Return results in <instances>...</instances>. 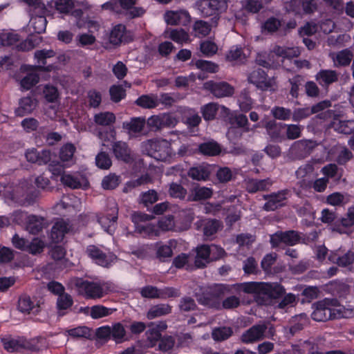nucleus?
I'll return each mask as SVG.
<instances>
[{
    "mask_svg": "<svg viewBox=\"0 0 354 354\" xmlns=\"http://www.w3.org/2000/svg\"><path fill=\"white\" fill-rule=\"evenodd\" d=\"M86 253L95 263L105 268L109 267L117 259L113 254H106L94 245H88L86 248Z\"/></svg>",
    "mask_w": 354,
    "mask_h": 354,
    "instance_id": "9d476101",
    "label": "nucleus"
},
{
    "mask_svg": "<svg viewBox=\"0 0 354 354\" xmlns=\"http://www.w3.org/2000/svg\"><path fill=\"white\" fill-rule=\"evenodd\" d=\"M115 120V115L111 112L100 113L94 117L95 122L102 126H109L113 123Z\"/></svg>",
    "mask_w": 354,
    "mask_h": 354,
    "instance_id": "4c0bfd02",
    "label": "nucleus"
},
{
    "mask_svg": "<svg viewBox=\"0 0 354 354\" xmlns=\"http://www.w3.org/2000/svg\"><path fill=\"white\" fill-rule=\"evenodd\" d=\"M272 113L274 118L281 120H288L292 115L290 109L280 106L273 108Z\"/></svg>",
    "mask_w": 354,
    "mask_h": 354,
    "instance_id": "13d9d810",
    "label": "nucleus"
},
{
    "mask_svg": "<svg viewBox=\"0 0 354 354\" xmlns=\"http://www.w3.org/2000/svg\"><path fill=\"white\" fill-rule=\"evenodd\" d=\"M44 243L38 238H35L30 243H28L27 251L32 254H39L43 252Z\"/></svg>",
    "mask_w": 354,
    "mask_h": 354,
    "instance_id": "864d4df0",
    "label": "nucleus"
},
{
    "mask_svg": "<svg viewBox=\"0 0 354 354\" xmlns=\"http://www.w3.org/2000/svg\"><path fill=\"white\" fill-rule=\"evenodd\" d=\"M332 127L338 133L350 135L354 133V120L333 122Z\"/></svg>",
    "mask_w": 354,
    "mask_h": 354,
    "instance_id": "f704fd0d",
    "label": "nucleus"
},
{
    "mask_svg": "<svg viewBox=\"0 0 354 354\" xmlns=\"http://www.w3.org/2000/svg\"><path fill=\"white\" fill-rule=\"evenodd\" d=\"M136 103L144 109H153L158 106L159 100L157 95H142L136 100Z\"/></svg>",
    "mask_w": 354,
    "mask_h": 354,
    "instance_id": "7c9ffc66",
    "label": "nucleus"
},
{
    "mask_svg": "<svg viewBox=\"0 0 354 354\" xmlns=\"http://www.w3.org/2000/svg\"><path fill=\"white\" fill-rule=\"evenodd\" d=\"M194 265L198 268H203L212 261L211 250L208 245H201L196 248Z\"/></svg>",
    "mask_w": 354,
    "mask_h": 354,
    "instance_id": "f3484780",
    "label": "nucleus"
},
{
    "mask_svg": "<svg viewBox=\"0 0 354 354\" xmlns=\"http://www.w3.org/2000/svg\"><path fill=\"white\" fill-rule=\"evenodd\" d=\"M39 75L35 73H28L21 81V86L26 90L31 88L33 86L39 82Z\"/></svg>",
    "mask_w": 354,
    "mask_h": 354,
    "instance_id": "3c124183",
    "label": "nucleus"
},
{
    "mask_svg": "<svg viewBox=\"0 0 354 354\" xmlns=\"http://www.w3.org/2000/svg\"><path fill=\"white\" fill-rule=\"evenodd\" d=\"M47 7L56 10L59 13L68 15L74 7L73 0H50L47 3Z\"/></svg>",
    "mask_w": 354,
    "mask_h": 354,
    "instance_id": "412c9836",
    "label": "nucleus"
},
{
    "mask_svg": "<svg viewBox=\"0 0 354 354\" xmlns=\"http://www.w3.org/2000/svg\"><path fill=\"white\" fill-rule=\"evenodd\" d=\"M43 301L41 299L34 301L30 295L24 293L19 297L17 310L25 315H38L41 310Z\"/></svg>",
    "mask_w": 354,
    "mask_h": 354,
    "instance_id": "6e6552de",
    "label": "nucleus"
},
{
    "mask_svg": "<svg viewBox=\"0 0 354 354\" xmlns=\"http://www.w3.org/2000/svg\"><path fill=\"white\" fill-rule=\"evenodd\" d=\"M126 27L124 25L118 24L111 30L109 35V41L113 45H118L122 43L124 38Z\"/></svg>",
    "mask_w": 354,
    "mask_h": 354,
    "instance_id": "473e14b6",
    "label": "nucleus"
},
{
    "mask_svg": "<svg viewBox=\"0 0 354 354\" xmlns=\"http://www.w3.org/2000/svg\"><path fill=\"white\" fill-rule=\"evenodd\" d=\"M68 230V225L64 220L56 222L50 231L52 241L55 243L61 242Z\"/></svg>",
    "mask_w": 354,
    "mask_h": 354,
    "instance_id": "aec40b11",
    "label": "nucleus"
},
{
    "mask_svg": "<svg viewBox=\"0 0 354 354\" xmlns=\"http://www.w3.org/2000/svg\"><path fill=\"white\" fill-rule=\"evenodd\" d=\"M313 149L312 142L299 140L295 142L289 149V155L294 160H301L307 157Z\"/></svg>",
    "mask_w": 354,
    "mask_h": 354,
    "instance_id": "ddd939ff",
    "label": "nucleus"
},
{
    "mask_svg": "<svg viewBox=\"0 0 354 354\" xmlns=\"http://www.w3.org/2000/svg\"><path fill=\"white\" fill-rule=\"evenodd\" d=\"M336 299H325L313 305L314 310L312 318L317 322H326L331 319V307L337 306Z\"/></svg>",
    "mask_w": 354,
    "mask_h": 354,
    "instance_id": "0eeeda50",
    "label": "nucleus"
},
{
    "mask_svg": "<svg viewBox=\"0 0 354 354\" xmlns=\"http://www.w3.org/2000/svg\"><path fill=\"white\" fill-rule=\"evenodd\" d=\"M272 183L270 178L263 180L248 179L245 180V188L248 192L255 193L259 191L268 190Z\"/></svg>",
    "mask_w": 354,
    "mask_h": 354,
    "instance_id": "6ab92c4d",
    "label": "nucleus"
},
{
    "mask_svg": "<svg viewBox=\"0 0 354 354\" xmlns=\"http://www.w3.org/2000/svg\"><path fill=\"white\" fill-rule=\"evenodd\" d=\"M248 80L250 83L262 91L271 90L275 85L274 80L268 77L265 71L261 68L254 70L249 74Z\"/></svg>",
    "mask_w": 354,
    "mask_h": 354,
    "instance_id": "1a4fd4ad",
    "label": "nucleus"
},
{
    "mask_svg": "<svg viewBox=\"0 0 354 354\" xmlns=\"http://www.w3.org/2000/svg\"><path fill=\"white\" fill-rule=\"evenodd\" d=\"M145 124V120L141 118H133L129 122H124L122 124L123 129L127 130L129 133L140 132Z\"/></svg>",
    "mask_w": 354,
    "mask_h": 354,
    "instance_id": "72a5a7b5",
    "label": "nucleus"
},
{
    "mask_svg": "<svg viewBox=\"0 0 354 354\" xmlns=\"http://www.w3.org/2000/svg\"><path fill=\"white\" fill-rule=\"evenodd\" d=\"M158 200L157 192L154 189H150L147 192H142L140 195V203L148 207L156 203Z\"/></svg>",
    "mask_w": 354,
    "mask_h": 354,
    "instance_id": "58836bf2",
    "label": "nucleus"
},
{
    "mask_svg": "<svg viewBox=\"0 0 354 354\" xmlns=\"http://www.w3.org/2000/svg\"><path fill=\"white\" fill-rule=\"evenodd\" d=\"M179 308L181 311L189 312L196 310V304L194 299L189 297H185L180 301Z\"/></svg>",
    "mask_w": 354,
    "mask_h": 354,
    "instance_id": "052dcab7",
    "label": "nucleus"
},
{
    "mask_svg": "<svg viewBox=\"0 0 354 354\" xmlns=\"http://www.w3.org/2000/svg\"><path fill=\"white\" fill-rule=\"evenodd\" d=\"M4 348L8 352H15L19 351L22 346L19 341L14 339L5 338L2 339Z\"/></svg>",
    "mask_w": 354,
    "mask_h": 354,
    "instance_id": "774afa93",
    "label": "nucleus"
},
{
    "mask_svg": "<svg viewBox=\"0 0 354 354\" xmlns=\"http://www.w3.org/2000/svg\"><path fill=\"white\" fill-rule=\"evenodd\" d=\"M61 181L64 185L72 189L86 187L88 184L85 178L82 176L78 178L71 174H63L61 177Z\"/></svg>",
    "mask_w": 354,
    "mask_h": 354,
    "instance_id": "b1692460",
    "label": "nucleus"
},
{
    "mask_svg": "<svg viewBox=\"0 0 354 354\" xmlns=\"http://www.w3.org/2000/svg\"><path fill=\"white\" fill-rule=\"evenodd\" d=\"M36 106L37 101L31 97L21 98L16 113L20 116L30 113L35 109Z\"/></svg>",
    "mask_w": 354,
    "mask_h": 354,
    "instance_id": "bb28decb",
    "label": "nucleus"
},
{
    "mask_svg": "<svg viewBox=\"0 0 354 354\" xmlns=\"http://www.w3.org/2000/svg\"><path fill=\"white\" fill-rule=\"evenodd\" d=\"M55 55V53L51 49H43L35 51V57L38 60L39 64L45 65L46 64V59L53 57Z\"/></svg>",
    "mask_w": 354,
    "mask_h": 354,
    "instance_id": "e2e57ef3",
    "label": "nucleus"
},
{
    "mask_svg": "<svg viewBox=\"0 0 354 354\" xmlns=\"http://www.w3.org/2000/svg\"><path fill=\"white\" fill-rule=\"evenodd\" d=\"M44 218L36 215H30L27 218L26 230L30 234H37L44 227Z\"/></svg>",
    "mask_w": 354,
    "mask_h": 354,
    "instance_id": "a878e982",
    "label": "nucleus"
},
{
    "mask_svg": "<svg viewBox=\"0 0 354 354\" xmlns=\"http://www.w3.org/2000/svg\"><path fill=\"white\" fill-rule=\"evenodd\" d=\"M277 259V254L275 253H270L266 254L261 261V268L266 273L271 272L272 266L275 263Z\"/></svg>",
    "mask_w": 354,
    "mask_h": 354,
    "instance_id": "680f3d73",
    "label": "nucleus"
},
{
    "mask_svg": "<svg viewBox=\"0 0 354 354\" xmlns=\"http://www.w3.org/2000/svg\"><path fill=\"white\" fill-rule=\"evenodd\" d=\"M164 18L166 23L171 26H187L190 23L192 19L188 11L185 10L167 11L165 12Z\"/></svg>",
    "mask_w": 354,
    "mask_h": 354,
    "instance_id": "4468645a",
    "label": "nucleus"
},
{
    "mask_svg": "<svg viewBox=\"0 0 354 354\" xmlns=\"http://www.w3.org/2000/svg\"><path fill=\"white\" fill-rule=\"evenodd\" d=\"M232 334L233 330L231 327L223 326L213 329L212 337L216 342H222L227 339Z\"/></svg>",
    "mask_w": 354,
    "mask_h": 354,
    "instance_id": "e433bc0d",
    "label": "nucleus"
},
{
    "mask_svg": "<svg viewBox=\"0 0 354 354\" xmlns=\"http://www.w3.org/2000/svg\"><path fill=\"white\" fill-rule=\"evenodd\" d=\"M73 304L72 297L64 293L59 295L57 299L56 308L59 316H63L67 313V310L70 309Z\"/></svg>",
    "mask_w": 354,
    "mask_h": 354,
    "instance_id": "393cba45",
    "label": "nucleus"
},
{
    "mask_svg": "<svg viewBox=\"0 0 354 354\" xmlns=\"http://www.w3.org/2000/svg\"><path fill=\"white\" fill-rule=\"evenodd\" d=\"M169 194L174 198H184L187 190L180 184L172 183L169 186Z\"/></svg>",
    "mask_w": 354,
    "mask_h": 354,
    "instance_id": "bf43d9fd",
    "label": "nucleus"
},
{
    "mask_svg": "<svg viewBox=\"0 0 354 354\" xmlns=\"http://www.w3.org/2000/svg\"><path fill=\"white\" fill-rule=\"evenodd\" d=\"M112 151L115 158L119 160H122L126 163L131 162L133 160L131 149L124 142H113L112 144Z\"/></svg>",
    "mask_w": 354,
    "mask_h": 354,
    "instance_id": "dca6fc26",
    "label": "nucleus"
},
{
    "mask_svg": "<svg viewBox=\"0 0 354 354\" xmlns=\"http://www.w3.org/2000/svg\"><path fill=\"white\" fill-rule=\"evenodd\" d=\"M172 254L171 247L167 245H161L158 247L156 254L161 261H165L167 259L171 258Z\"/></svg>",
    "mask_w": 354,
    "mask_h": 354,
    "instance_id": "69168bd1",
    "label": "nucleus"
},
{
    "mask_svg": "<svg viewBox=\"0 0 354 354\" xmlns=\"http://www.w3.org/2000/svg\"><path fill=\"white\" fill-rule=\"evenodd\" d=\"M144 151L151 158L165 161L171 153L169 143L165 140H148L143 144Z\"/></svg>",
    "mask_w": 354,
    "mask_h": 354,
    "instance_id": "20e7f679",
    "label": "nucleus"
},
{
    "mask_svg": "<svg viewBox=\"0 0 354 354\" xmlns=\"http://www.w3.org/2000/svg\"><path fill=\"white\" fill-rule=\"evenodd\" d=\"M67 332L70 336L77 338L91 339V329L86 326H79L70 329Z\"/></svg>",
    "mask_w": 354,
    "mask_h": 354,
    "instance_id": "c03bdc74",
    "label": "nucleus"
},
{
    "mask_svg": "<svg viewBox=\"0 0 354 354\" xmlns=\"http://www.w3.org/2000/svg\"><path fill=\"white\" fill-rule=\"evenodd\" d=\"M95 163L102 169H109L112 165V160L106 152L101 151L95 157Z\"/></svg>",
    "mask_w": 354,
    "mask_h": 354,
    "instance_id": "ea45409f",
    "label": "nucleus"
},
{
    "mask_svg": "<svg viewBox=\"0 0 354 354\" xmlns=\"http://www.w3.org/2000/svg\"><path fill=\"white\" fill-rule=\"evenodd\" d=\"M171 312V306L167 304H160L153 306L147 313V318L149 319L164 316Z\"/></svg>",
    "mask_w": 354,
    "mask_h": 354,
    "instance_id": "c85d7f7f",
    "label": "nucleus"
},
{
    "mask_svg": "<svg viewBox=\"0 0 354 354\" xmlns=\"http://www.w3.org/2000/svg\"><path fill=\"white\" fill-rule=\"evenodd\" d=\"M205 86L216 97H229L234 93V88L225 82L209 81L205 83Z\"/></svg>",
    "mask_w": 354,
    "mask_h": 354,
    "instance_id": "2eb2a0df",
    "label": "nucleus"
},
{
    "mask_svg": "<svg viewBox=\"0 0 354 354\" xmlns=\"http://www.w3.org/2000/svg\"><path fill=\"white\" fill-rule=\"evenodd\" d=\"M218 105L216 103H209L202 108V113L205 120H213L216 114Z\"/></svg>",
    "mask_w": 354,
    "mask_h": 354,
    "instance_id": "8fccbe9b",
    "label": "nucleus"
},
{
    "mask_svg": "<svg viewBox=\"0 0 354 354\" xmlns=\"http://www.w3.org/2000/svg\"><path fill=\"white\" fill-rule=\"evenodd\" d=\"M268 326L266 324H254L241 335L240 339L244 344H253L265 338Z\"/></svg>",
    "mask_w": 354,
    "mask_h": 354,
    "instance_id": "9b49d317",
    "label": "nucleus"
},
{
    "mask_svg": "<svg viewBox=\"0 0 354 354\" xmlns=\"http://www.w3.org/2000/svg\"><path fill=\"white\" fill-rule=\"evenodd\" d=\"M265 127L268 135L272 140H278L281 138L280 131L281 127L279 126L275 121L270 120L266 122Z\"/></svg>",
    "mask_w": 354,
    "mask_h": 354,
    "instance_id": "603ef678",
    "label": "nucleus"
},
{
    "mask_svg": "<svg viewBox=\"0 0 354 354\" xmlns=\"http://www.w3.org/2000/svg\"><path fill=\"white\" fill-rule=\"evenodd\" d=\"M353 57V55L351 50L348 49L343 50L337 54L334 62L335 64L347 66L351 63Z\"/></svg>",
    "mask_w": 354,
    "mask_h": 354,
    "instance_id": "37998d69",
    "label": "nucleus"
},
{
    "mask_svg": "<svg viewBox=\"0 0 354 354\" xmlns=\"http://www.w3.org/2000/svg\"><path fill=\"white\" fill-rule=\"evenodd\" d=\"M68 285L75 289L80 295H84L87 299L102 298L105 291L100 283L85 281L82 278L73 277L70 279Z\"/></svg>",
    "mask_w": 354,
    "mask_h": 354,
    "instance_id": "f03ea898",
    "label": "nucleus"
},
{
    "mask_svg": "<svg viewBox=\"0 0 354 354\" xmlns=\"http://www.w3.org/2000/svg\"><path fill=\"white\" fill-rule=\"evenodd\" d=\"M333 261L340 267H349L354 263V252L348 251L344 255L337 257Z\"/></svg>",
    "mask_w": 354,
    "mask_h": 354,
    "instance_id": "a18cd8bd",
    "label": "nucleus"
},
{
    "mask_svg": "<svg viewBox=\"0 0 354 354\" xmlns=\"http://www.w3.org/2000/svg\"><path fill=\"white\" fill-rule=\"evenodd\" d=\"M165 36L179 44L189 41V34L183 28H168L165 31Z\"/></svg>",
    "mask_w": 354,
    "mask_h": 354,
    "instance_id": "4be33fe9",
    "label": "nucleus"
},
{
    "mask_svg": "<svg viewBox=\"0 0 354 354\" xmlns=\"http://www.w3.org/2000/svg\"><path fill=\"white\" fill-rule=\"evenodd\" d=\"M46 100L49 102H55L59 97L57 88L53 86L46 85L44 90Z\"/></svg>",
    "mask_w": 354,
    "mask_h": 354,
    "instance_id": "0e129e2a",
    "label": "nucleus"
},
{
    "mask_svg": "<svg viewBox=\"0 0 354 354\" xmlns=\"http://www.w3.org/2000/svg\"><path fill=\"white\" fill-rule=\"evenodd\" d=\"M300 233L295 230L277 231L270 236V243L272 248L279 247L281 244L293 246L300 243Z\"/></svg>",
    "mask_w": 354,
    "mask_h": 354,
    "instance_id": "423d86ee",
    "label": "nucleus"
},
{
    "mask_svg": "<svg viewBox=\"0 0 354 354\" xmlns=\"http://www.w3.org/2000/svg\"><path fill=\"white\" fill-rule=\"evenodd\" d=\"M75 151V147L72 144H66L64 145L59 151V158L60 159L65 162L70 160L74 154Z\"/></svg>",
    "mask_w": 354,
    "mask_h": 354,
    "instance_id": "6e6d98bb",
    "label": "nucleus"
},
{
    "mask_svg": "<svg viewBox=\"0 0 354 354\" xmlns=\"http://www.w3.org/2000/svg\"><path fill=\"white\" fill-rule=\"evenodd\" d=\"M159 227L165 231L174 229L175 226L174 218L172 215H167L162 217L158 222Z\"/></svg>",
    "mask_w": 354,
    "mask_h": 354,
    "instance_id": "338daca9",
    "label": "nucleus"
},
{
    "mask_svg": "<svg viewBox=\"0 0 354 354\" xmlns=\"http://www.w3.org/2000/svg\"><path fill=\"white\" fill-rule=\"evenodd\" d=\"M225 289L223 285L208 287L201 293L196 294V300L201 305L210 308H218L219 299L224 296Z\"/></svg>",
    "mask_w": 354,
    "mask_h": 354,
    "instance_id": "7ed1b4c3",
    "label": "nucleus"
},
{
    "mask_svg": "<svg viewBox=\"0 0 354 354\" xmlns=\"http://www.w3.org/2000/svg\"><path fill=\"white\" fill-rule=\"evenodd\" d=\"M120 184V176L110 174L104 176L102 180V187L104 189H113Z\"/></svg>",
    "mask_w": 354,
    "mask_h": 354,
    "instance_id": "a19ab883",
    "label": "nucleus"
},
{
    "mask_svg": "<svg viewBox=\"0 0 354 354\" xmlns=\"http://www.w3.org/2000/svg\"><path fill=\"white\" fill-rule=\"evenodd\" d=\"M111 100L115 102H120L125 96V90L121 85H113L109 89Z\"/></svg>",
    "mask_w": 354,
    "mask_h": 354,
    "instance_id": "4d7b16f0",
    "label": "nucleus"
},
{
    "mask_svg": "<svg viewBox=\"0 0 354 354\" xmlns=\"http://www.w3.org/2000/svg\"><path fill=\"white\" fill-rule=\"evenodd\" d=\"M210 174L211 171L209 165L193 167L187 172L189 177L196 180H206L209 178Z\"/></svg>",
    "mask_w": 354,
    "mask_h": 354,
    "instance_id": "5701e85b",
    "label": "nucleus"
},
{
    "mask_svg": "<svg viewBox=\"0 0 354 354\" xmlns=\"http://www.w3.org/2000/svg\"><path fill=\"white\" fill-rule=\"evenodd\" d=\"M214 26L211 21V24L203 21L197 20L194 22L193 30L195 32V36L198 37H203L208 35L211 31L212 27Z\"/></svg>",
    "mask_w": 354,
    "mask_h": 354,
    "instance_id": "2f4dec72",
    "label": "nucleus"
},
{
    "mask_svg": "<svg viewBox=\"0 0 354 354\" xmlns=\"http://www.w3.org/2000/svg\"><path fill=\"white\" fill-rule=\"evenodd\" d=\"M198 151L205 156H214L221 153V147L216 142L209 141L200 144Z\"/></svg>",
    "mask_w": 354,
    "mask_h": 354,
    "instance_id": "cd10ccee",
    "label": "nucleus"
},
{
    "mask_svg": "<svg viewBox=\"0 0 354 354\" xmlns=\"http://www.w3.org/2000/svg\"><path fill=\"white\" fill-rule=\"evenodd\" d=\"M281 26V23L280 20L274 17H270L266 21L262 28L264 32L273 33L276 32Z\"/></svg>",
    "mask_w": 354,
    "mask_h": 354,
    "instance_id": "5fc2aeb1",
    "label": "nucleus"
},
{
    "mask_svg": "<svg viewBox=\"0 0 354 354\" xmlns=\"http://www.w3.org/2000/svg\"><path fill=\"white\" fill-rule=\"evenodd\" d=\"M212 194L213 191L211 188L197 185L191 190V200L193 201L205 200L209 198Z\"/></svg>",
    "mask_w": 354,
    "mask_h": 354,
    "instance_id": "c756f323",
    "label": "nucleus"
},
{
    "mask_svg": "<svg viewBox=\"0 0 354 354\" xmlns=\"http://www.w3.org/2000/svg\"><path fill=\"white\" fill-rule=\"evenodd\" d=\"M221 226V222L216 219L207 221L203 227L204 235L207 237L212 236L218 232Z\"/></svg>",
    "mask_w": 354,
    "mask_h": 354,
    "instance_id": "79ce46f5",
    "label": "nucleus"
},
{
    "mask_svg": "<svg viewBox=\"0 0 354 354\" xmlns=\"http://www.w3.org/2000/svg\"><path fill=\"white\" fill-rule=\"evenodd\" d=\"M46 19L43 16L33 17L30 20V24L34 32L40 34L45 31L46 27Z\"/></svg>",
    "mask_w": 354,
    "mask_h": 354,
    "instance_id": "49530a36",
    "label": "nucleus"
},
{
    "mask_svg": "<svg viewBox=\"0 0 354 354\" xmlns=\"http://www.w3.org/2000/svg\"><path fill=\"white\" fill-rule=\"evenodd\" d=\"M19 41V36L14 32H3L0 34V42L2 46H12Z\"/></svg>",
    "mask_w": 354,
    "mask_h": 354,
    "instance_id": "09e8293b",
    "label": "nucleus"
},
{
    "mask_svg": "<svg viewBox=\"0 0 354 354\" xmlns=\"http://www.w3.org/2000/svg\"><path fill=\"white\" fill-rule=\"evenodd\" d=\"M117 219H118V209L116 207L113 211L112 216H103L97 217L98 223L102 225V227L104 229V230L108 233L111 232V231H112L111 226L114 225Z\"/></svg>",
    "mask_w": 354,
    "mask_h": 354,
    "instance_id": "c9c22d12",
    "label": "nucleus"
},
{
    "mask_svg": "<svg viewBox=\"0 0 354 354\" xmlns=\"http://www.w3.org/2000/svg\"><path fill=\"white\" fill-rule=\"evenodd\" d=\"M113 310L101 305L93 306L91 308V316L93 319H99L109 315Z\"/></svg>",
    "mask_w": 354,
    "mask_h": 354,
    "instance_id": "de8ad7c7",
    "label": "nucleus"
},
{
    "mask_svg": "<svg viewBox=\"0 0 354 354\" xmlns=\"http://www.w3.org/2000/svg\"><path fill=\"white\" fill-rule=\"evenodd\" d=\"M339 74L333 70H321L315 75V80L324 88H328L331 84L338 81Z\"/></svg>",
    "mask_w": 354,
    "mask_h": 354,
    "instance_id": "a211bd4d",
    "label": "nucleus"
},
{
    "mask_svg": "<svg viewBox=\"0 0 354 354\" xmlns=\"http://www.w3.org/2000/svg\"><path fill=\"white\" fill-rule=\"evenodd\" d=\"M227 8V3L223 0H204L200 5V11L205 17H212V24L216 26L220 15L225 11Z\"/></svg>",
    "mask_w": 354,
    "mask_h": 354,
    "instance_id": "39448f33",
    "label": "nucleus"
},
{
    "mask_svg": "<svg viewBox=\"0 0 354 354\" xmlns=\"http://www.w3.org/2000/svg\"><path fill=\"white\" fill-rule=\"evenodd\" d=\"M245 293L254 294L256 301L260 305H268L272 299H277L285 293V289L277 283L248 282L241 284Z\"/></svg>",
    "mask_w": 354,
    "mask_h": 354,
    "instance_id": "f257e3e1",
    "label": "nucleus"
},
{
    "mask_svg": "<svg viewBox=\"0 0 354 354\" xmlns=\"http://www.w3.org/2000/svg\"><path fill=\"white\" fill-rule=\"evenodd\" d=\"M288 190L283 189L278 192H274L270 194L263 195V199L267 202L263 205V209L266 211H274L285 205Z\"/></svg>",
    "mask_w": 354,
    "mask_h": 354,
    "instance_id": "f8f14e48",
    "label": "nucleus"
}]
</instances>
